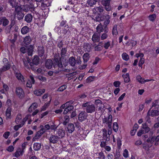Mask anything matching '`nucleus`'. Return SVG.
Here are the masks:
<instances>
[{
  "label": "nucleus",
  "mask_w": 159,
  "mask_h": 159,
  "mask_svg": "<svg viewBox=\"0 0 159 159\" xmlns=\"http://www.w3.org/2000/svg\"><path fill=\"white\" fill-rule=\"evenodd\" d=\"M136 80L138 82L141 84H144V79L140 75H138L136 77Z\"/></svg>",
  "instance_id": "a19ab883"
},
{
  "label": "nucleus",
  "mask_w": 159,
  "mask_h": 159,
  "mask_svg": "<svg viewBox=\"0 0 159 159\" xmlns=\"http://www.w3.org/2000/svg\"><path fill=\"white\" fill-rule=\"evenodd\" d=\"M123 155L124 157L127 158L129 157L128 151L126 149H125L123 152Z\"/></svg>",
  "instance_id": "8fccbe9b"
},
{
  "label": "nucleus",
  "mask_w": 159,
  "mask_h": 159,
  "mask_svg": "<svg viewBox=\"0 0 159 159\" xmlns=\"http://www.w3.org/2000/svg\"><path fill=\"white\" fill-rule=\"evenodd\" d=\"M3 65L2 67L0 69V72L2 73L3 72L5 71L10 69L11 67L10 64L6 58H4L3 60Z\"/></svg>",
  "instance_id": "20e7f679"
},
{
  "label": "nucleus",
  "mask_w": 159,
  "mask_h": 159,
  "mask_svg": "<svg viewBox=\"0 0 159 159\" xmlns=\"http://www.w3.org/2000/svg\"><path fill=\"white\" fill-rule=\"evenodd\" d=\"M66 87L67 86L66 85H63L59 88L57 91L60 92L63 91L66 88Z\"/></svg>",
  "instance_id": "49530a36"
},
{
  "label": "nucleus",
  "mask_w": 159,
  "mask_h": 159,
  "mask_svg": "<svg viewBox=\"0 0 159 159\" xmlns=\"http://www.w3.org/2000/svg\"><path fill=\"white\" fill-rule=\"evenodd\" d=\"M29 28L26 26H24L21 29V32L23 34H25L28 33Z\"/></svg>",
  "instance_id": "bb28decb"
},
{
  "label": "nucleus",
  "mask_w": 159,
  "mask_h": 159,
  "mask_svg": "<svg viewBox=\"0 0 159 159\" xmlns=\"http://www.w3.org/2000/svg\"><path fill=\"white\" fill-rule=\"evenodd\" d=\"M66 49L65 48H62L61 50V56L63 57L65 56V54L66 52Z\"/></svg>",
  "instance_id": "6e6d98bb"
},
{
  "label": "nucleus",
  "mask_w": 159,
  "mask_h": 159,
  "mask_svg": "<svg viewBox=\"0 0 159 159\" xmlns=\"http://www.w3.org/2000/svg\"><path fill=\"white\" fill-rule=\"evenodd\" d=\"M10 135V132L8 131L5 132L3 134V137L6 139H7L9 136Z\"/></svg>",
  "instance_id": "0e129e2a"
},
{
  "label": "nucleus",
  "mask_w": 159,
  "mask_h": 159,
  "mask_svg": "<svg viewBox=\"0 0 159 159\" xmlns=\"http://www.w3.org/2000/svg\"><path fill=\"white\" fill-rule=\"evenodd\" d=\"M88 116L87 113L84 111H81L78 115V120L80 122L85 120Z\"/></svg>",
  "instance_id": "1a4fd4ad"
},
{
  "label": "nucleus",
  "mask_w": 159,
  "mask_h": 159,
  "mask_svg": "<svg viewBox=\"0 0 159 159\" xmlns=\"http://www.w3.org/2000/svg\"><path fill=\"white\" fill-rule=\"evenodd\" d=\"M95 77L94 76H89L87 79L86 81L88 83L90 82L93 81Z\"/></svg>",
  "instance_id": "3c124183"
},
{
  "label": "nucleus",
  "mask_w": 159,
  "mask_h": 159,
  "mask_svg": "<svg viewBox=\"0 0 159 159\" xmlns=\"http://www.w3.org/2000/svg\"><path fill=\"white\" fill-rule=\"evenodd\" d=\"M16 95L20 98H22L24 96V92L23 89L20 87H18L16 88Z\"/></svg>",
  "instance_id": "9d476101"
},
{
  "label": "nucleus",
  "mask_w": 159,
  "mask_h": 159,
  "mask_svg": "<svg viewBox=\"0 0 159 159\" xmlns=\"http://www.w3.org/2000/svg\"><path fill=\"white\" fill-rule=\"evenodd\" d=\"M15 76L18 80H20L22 82H25L24 78L20 73H16Z\"/></svg>",
  "instance_id": "aec40b11"
},
{
  "label": "nucleus",
  "mask_w": 159,
  "mask_h": 159,
  "mask_svg": "<svg viewBox=\"0 0 159 159\" xmlns=\"http://www.w3.org/2000/svg\"><path fill=\"white\" fill-rule=\"evenodd\" d=\"M97 2L96 0H88L87 3L90 6L92 7L95 5Z\"/></svg>",
  "instance_id": "e433bc0d"
},
{
  "label": "nucleus",
  "mask_w": 159,
  "mask_h": 159,
  "mask_svg": "<svg viewBox=\"0 0 159 159\" xmlns=\"http://www.w3.org/2000/svg\"><path fill=\"white\" fill-rule=\"evenodd\" d=\"M39 62V57L37 56H34L32 60V62L30 63V65L31 67V68L33 70H35L36 69L34 67V65L37 66Z\"/></svg>",
  "instance_id": "423d86ee"
},
{
  "label": "nucleus",
  "mask_w": 159,
  "mask_h": 159,
  "mask_svg": "<svg viewBox=\"0 0 159 159\" xmlns=\"http://www.w3.org/2000/svg\"><path fill=\"white\" fill-rule=\"evenodd\" d=\"M99 156L98 158L99 159H105L106 157L102 152H101L98 153Z\"/></svg>",
  "instance_id": "58836bf2"
},
{
  "label": "nucleus",
  "mask_w": 159,
  "mask_h": 159,
  "mask_svg": "<svg viewBox=\"0 0 159 159\" xmlns=\"http://www.w3.org/2000/svg\"><path fill=\"white\" fill-rule=\"evenodd\" d=\"M38 79L42 82H45L46 80V78L44 77H43L41 75H39L38 77Z\"/></svg>",
  "instance_id": "864d4df0"
},
{
  "label": "nucleus",
  "mask_w": 159,
  "mask_h": 159,
  "mask_svg": "<svg viewBox=\"0 0 159 159\" xmlns=\"http://www.w3.org/2000/svg\"><path fill=\"white\" fill-rule=\"evenodd\" d=\"M82 107H85L86 112L88 113H92L96 111V108L95 105L93 104H90L89 102L83 103Z\"/></svg>",
  "instance_id": "f03ea898"
},
{
  "label": "nucleus",
  "mask_w": 159,
  "mask_h": 159,
  "mask_svg": "<svg viewBox=\"0 0 159 159\" xmlns=\"http://www.w3.org/2000/svg\"><path fill=\"white\" fill-rule=\"evenodd\" d=\"M150 115L152 116H157L159 115V111L156 110H152L151 112L150 115L148 116L147 117H149V116Z\"/></svg>",
  "instance_id": "b1692460"
},
{
  "label": "nucleus",
  "mask_w": 159,
  "mask_h": 159,
  "mask_svg": "<svg viewBox=\"0 0 159 159\" xmlns=\"http://www.w3.org/2000/svg\"><path fill=\"white\" fill-rule=\"evenodd\" d=\"M38 52L40 57H42L44 53V49L43 46L38 47Z\"/></svg>",
  "instance_id": "6ab92c4d"
},
{
  "label": "nucleus",
  "mask_w": 159,
  "mask_h": 159,
  "mask_svg": "<svg viewBox=\"0 0 159 159\" xmlns=\"http://www.w3.org/2000/svg\"><path fill=\"white\" fill-rule=\"evenodd\" d=\"M14 148L12 146H9L7 148V150L9 152H12L14 151Z\"/></svg>",
  "instance_id": "bf43d9fd"
},
{
  "label": "nucleus",
  "mask_w": 159,
  "mask_h": 159,
  "mask_svg": "<svg viewBox=\"0 0 159 159\" xmlns=\"http://www.w3.org/2000/svg\"><path fill=\"white\" fill-rule=\"evenodd\" d=\"M144 58H141L139 63V67H142L143 64L144 63Z\"/></svg>",
  "instance_id": "4d7b16f0"
},
{
  "label": "nucleus",
  "mask_w": 159,
  "mask_h": 159,
  "mask_svg": "<svg viewBox=\"0 0 159 159\" xmlns=\"http://www.w3.org/2000/svg\"><path fill=\"white\" fill-rule=\"evenodd\" d=\"M30 116V115L28 114L23 119L22 122L24 123H25V122L27 120H28Z\"/></svg>",
  "instance_id": "69168bd1"
},
{
  "label": "nucleus",
  "mask_w": 159,
  "mask_h": 159,
  "mask_svg": "<svg viewBox=\"0 0 159 159\" xmlns=\"http://www.w3.org/2000/svg\"><path fill=\"white\" fill-rule=\"evenodd\" d=\"M22 117L21 115H18L16 119V124H18L19 122V120L21 119Z\"/></svg>",
  "instance_id": "680f3d73"
},
{
  "label": "nucleus",
  "mask_w": 159,
  "mask_h": 159,
  "mask_svg": "<svg viewBox=\"0 0 159 159\" xmlns=\"http://www.w3.org/2000/svg\"><path fill=\"white\" fill-rule=\"evenodd\" d=\"M20 6V8H21V10L26 12L29 11L30 9H33V11L34 10V7H33L32 8H31V7H30L28 5H23L22 7L21 6Z\"/></svg>",
  "instance_id": "ddd939ff"
},
{
  "label": "nucleus",
  "mask_w": 159,
  "mask_h": 159,
  "mask_svg": "<svg viewBox=\"0 0 159 159\" xmlns=\"http://www.w3.org/2000/svg\"><path fill=\"white\" fill-rule=\"evenodd\" d=\"M57 126L55 124H53V125L50 126V129L51 130L55 131L57 129Z\"/></svg>",
  "instance_id": "774afa93"
},
{
  "label": "nucleus",
  "mask_w": 159,
  "mask_h": 159,
  "mask_svg": "<svg viewBox=\"0 0 159 159\" xmlns=\"http://www.w3.org/2000/svg\"><path fill=\"white\" fill-rule=\"evenodd\" d=\"M104 9L102 7H95L93 10V13L96 14L97 12H99L101 13L103 12Z\"/></svg>",
  "instance_id": "2eb2a0df"
},
{
  "label": "nucleus",
  "mask_w": 159,
  "mask_h": 159,
  "mask_svg": "<svg viewBox=\"0 0 159 159\" xmlns=\"http://www.w3.org/2000/svg\"><path fill=\"white\" fill-rule=\"evenodd\" d=\"M110 18V16L109 15H107L105 16V19L104 22V25L107 26L108 25L110 22L109 19Z\"/></svg>",
  "instance_id": "7c9ffc66"
},
{
  "label": "nucleus",
  "mask_w": 159,
  "mask_h": 159,
  "mask_svg": "<svg viewBox=\"0 0 159 159\" xmlns=\"http://www.w3.org/2000/svg\"><path fill=\"white\" fill-rule=\"evenodd\" d=\"M156 16L155 14L150 15L148 16L149 20L152 21H154L155 18H156Z\"/></svg>",
  "instance_id": "ea45409f"
},
{
  "label": "nucleus",
  "mask_w": 159,
  "mask_h": 159,
  "mask_svg": "<svg viewBox=\"0 0 159 159\" xmlns=\"http://www.w3.org/2000/svg\"><path fill=\"white\" fill-rule=\"evenodd\" d=\"M69 116H66L65 117V120L63 122V124L64 125H66L67 123L69 121V119L68 118Z\"/></svg>",
  "instance_id": "e2e57ef3"
},
{
  "label": "nucleus",
  "mask_w": 159,
  "mask_h": 159,
  "mask_svg": "<svg viewBox=\"0 0 159 159\" xmlns=\"http://www.w3.org/2000/svg\"><path fill=\"white\" fill-rule=\"evenodd\" d=\"M34 45H30L27 50V53L29 56H32L33 54Z\"/></svg>",
  "instance_id": "a878e982"
},
{
  "label": "nucleus",
  "mask_w": 159,
  "mask_h": 159,
  "mask_svg": "<svg viewBox=\"0 0 159 159\" xmlns=\"http://www.w3.org/2000/svg\"><path fill=\"white\" fill-rule=\"evenodd\" d=\"M33 16L30 14H27L25 17V20L27 22L30 23L32 21Z\"/></svg>",
  "instance_id": "f3484780"
},
{
  "label": "nucleus",
  "mask_w": 159,
  "mask_h": 159,
  "mask_svg": "<svg viewBox=\"0 0 159 159\" xmlns=\"http://www.w3.org/2000/svg\"><path fill=\"white\" fill-rule=\"evenodd\" d=\"M31 6V8L34 6V2L35 1L34 0H26Z\"/></svg>",
  "instance_id": "5fc2aeb1"
},
{
  "label": "nucleus",
  "mask_w": 159,
  "mask_h": 159,
  "mask_svg": "<svg viewBox=\"0 0 159 159\" xmlns=\"http://www.w3.org/2000/svg\"><path fill=\"white\" fill-rule=\"evenodd\" d=\"M121 155L120 152L116 151V153L114 154V159H120V158Z\"/></svg>",
  "instance_id": "c03bdc74"
},
{
  "label": "nucleus",
  "mask_w": 159,
  "mask_h": 159,
  "mask_svg": "<svg viewBox=\"0 0 159 159\" xmlns=\"http://www.w3.org/2000/svg\"><path fill=\"white\" fill-rule=\"evenodd\" d=\"M69 64L72 66H75L76 64V60L74 57H71L69 59Z\"/></svg>",
  "instance_id": "a211bd4d"
},
{
  "label": "nucleus",
  "mask_w": 159,
  "mask_h": 159,
  "mask_svg": "<svg viewBox=\"0 0 159 159\" xmlns=\"http://www.w3.org/2000/svg\"><path fill=\"white\" fill-rule=\"evenodd\" d=\"M112 118V116L110 114L109 115L108 117H105L102 120L103 123L108 124V126L109 128H111V127Z\"/></svg>",
  "instance_id": "6e6552de"
},
{
  "label": "nucleus",
  "mask_w": 159,
  "mask_h": 159,
  "mask_svg": "<svg viewBox=\"0 0 159 159\" xmlns=\"http://www.w3.org/2000/svg\"><path fill=\"white\" fill-rule=\"evenodd\" d=\"M67 131L69 133H72L75 130V127L72 123L69 124L67 127Z\"/></svg>",
  "instance_id": "4468645a"
},
{
  "label": "nucleus",
  "mask_w": 159,
  "mask_h": 159,
  "mask_svg": "<svg viewBox=\"0 0 159 159\" xmlns=\"http://www.w3.org/2000/svg\"><path fill=\"white\" fill-rule=\"evenodd\" d=\"M46 131V130L45 129L43 128V126H42V127L41 128L40 130L36 133L35 136L33 139V141H35L37 139H39L43 134Z\"/></svg>",
  "instance_id": "0eeeda50"
},
{
  "label": "nucleus",
  "mask_w": 159,
  "mask_h": 159,
  "mask_svg": "<svg viewBox=\"0 0 159 159\" xmlns=\"http://www.w3.org/2000/svg\"><path fill=\"white\" fill-rule=\"evenodd\" d=\"M100 60V59L98 57H96L94 62H93V65L97 64Z\"/></svg>",
  "instance_id": "338daca9"
},
{
  "label": "nucleus",
  "mask_w": 159,
  "mask_h": 159,
  "mask_svg": "<svg viewBox=\"0 0 159 159\" xmlns=\"http://www.w3.org/2000/svg\"><path fill=\"white\" fill-rule=\"evenodd\" d=\"M102 48V46H101V43H98V44L95 47V51H100L101 50Z\"/></svg>",
  "instance_id": "a18cd8bd"
},
{
  "label": "nucleus",
  "mask_w": 159,
  "mask_h": 159,
  "mask_svg": "<svg viewBox=\"0 0 159 159\" xmlns=\"http://www.w3.org/2000/svg\"><path fill=\"white\" fill-rule=\"evenodd\" d=\"M24 152V151L21 150V149L20 148H19L15 152L14 156L17 158L20 156L22 155Z\"/></svg>",
  "instance_id": "dca6fc26"
},
{
  "label": "nucleus",
  "mask_w": 159,
  "mask_h": 159,
  "mask_svg": "<svg viewBox=\"0 0 159 159\" xmlns=\"http://www.w3.org/2000/svg\"><path fill=\"white\" fill-rule=\"evenodd\" d=\"M113 129L116 132L117 131L118 129V125L117 122H115L113 123Z\"/></svg>",
  "instance_id": "79ce46f5"
},
{
  "label": "nucleus",
  "mask_w": 159,
  "mask_h": 159,
  "mask_svg": "<svg viewBox=\"0 0 159 159\" xmlns=\"http://www.w3.org/2000/svg\"><path fill=\"white\" fill-rule=\"evenodd\" d=\"M143 130L145 133L148 132L150 130L149 127H148L146 123L142 124Z\"/></svg>",
  "instance_id": "5701e85b"
},
{
  "label": "nucleus",
  "mask_w": 159,
  "mask_h": 159,
  "mask_svg": "<svg viewBox=\"0 0 159 159\" xmlns=\"http://www.w3.org/2000/svg\"><path fill=\"white\" fill-rule=\"evenodd\" d=\"M97 31L98 33H100L103 31V26L101 24L98 25L96 27Z\"/></svg>",
  "instance_id": "72a5a7b5"
},
{
  "label": "nucleus",
  "mask_w": 159,
  "mask_h": 159,
  "mask_svg": "<svg viewBox=\"0 0 159 159\" xmlns=\"http://www.w3.org/2000/svg\"><path fill=\"white\" fill-rule=\"evenodd\" d=\"M110 0H103L102 1V3L104 6L106 5H109Z\"/></svg>",
  "instance_id": "de8ad7c7"
},
{
  "label": "nucleus",
  "mask_w": 159,
  "mask_h": 159,
  "mask_svg": "<svg viewBox=\"0 0 159 159\" xmlns=\"http://www.w3.org/2000/svg\"><path fill=\"white\" fill-rule=\"evenodd\" d=\"M50 101L47 103H46L41 108V111H44L46 110L47 108L49 106Z\"/></svg>",
  "instance_id": "c9c22d12"
},
{
  "label": "nucleus",
  "mask_w": 159,
  "mask_h": 159,
  "mask_svg": "<svg viewBox=\"0 0 159 159\" xmlns=\"http://www.w3.org/2000/svg\"><path fill=\"white\" fill-rule=\"evenodd\" d=\"M8 2L12 7H16L18 2L16 0H8Z\"/></svg>",
  "instance_id": "c756f323"
},
{
  "label": "nucleus",
  "mask_w": 159,
  "mask_h": 159,
  "mask_svg": "<svg viewBox=\"0 0 159 159\" xmlns=\"http://www.w3.org/2000/svg\"><path fill=\"white\" fill-rule=\"evenodd\" d=\"M100 35L97 34H94L93 36L92 40H98L100 39Z\"/></svg>",
  "instance_id": "09e8293b"
},
{
  "label": "nucleus",
  "mask_w": 159,
  "mask_h": 159,
  "mask_svg": "<svg viewBox=\"0 0 159 159\" xmlns=\"http://www.w3.org/2000/svg\"><path fill=\"white\" fill-rule=\"evenodd\" d=\"M41 144L40 143H35L34 144L33 148L34 151H38L41 148Z\"/></svg>",
  "instance_id": "4be33fe9"
},
{
  "label": "nucleus",
  "mask_w": 159,
  "mask_h": 159,
  "mask_svg": "<svg viewBox=\"0 0 159 159\" xmlns=\"http://www.w3.org/2000/svg\"><path fill=\"white\" fill-rule=\"evenodd\" d=\"M59 138L60 137L51 134L49 139L50 142L53 144L56 143L58 141Z\"/></svg>",
  "instance_id": "9b49d317"
},
{
  "label": "nucleus",
  "mask_w": 159,
  "mask_h": 159,
  "mask_svg": "<svg viewBox=\"0 0 159 159\" xmlns=\"http://www.w3.org/2000/svg\"><path fill=\"white\" fill-rule=\"evenodd\" d=\"M69 26L67 25H65L63 30V32L65 34H67L68 32L69 33L70 32V31H69Z\"/></svg>",
  "instance_id": "37998d69"
},
{
  "label": "nucleus",
  "mask_w": 159,
  "mask_h": 159,
  "mask_svg": "<svg viewBox=\"0 0 159 159\" xmlns=\"http://www.w3.org/2000/svg\"><path fill=\"white\" fill-rule=\"evenodd\" d=\"M45 92V89H43L36 90L34 91V93L37 96L41 95L42 93H44Z\"/></svg>",
  "instance_id": "412c9836"
},
{
  "label": "nucleus",
  "mask_w": 159,
  "mask_h": 159,
  "mask_svg": "<svg viewBox=\"0 0 159 159\" xmlns=\"http://www.w3.org/2000/svg\"><path fill=\"white\" fill-rule=\"evenodd\" d=\"M11 108L10 107H8L6 112V117L10 118L11 115Z\"/></svg>",
  "instance_id": "473e14b6"
},
{
  "label": "nucleus",
  "mask_w": 159,
  "mask_h": 159,
  "mask_svg": "<svg viewBox=\"0 0 159 159\" xmlns=\"http://www.w3.org/2000/svg\"><path fill=\"white\" fill-rule=\"evenodd\" d=\"M2 23L3 26H6L9 23V20L4 17H2Z\"/></svg>",
  "instance_id": "2f4dec72"
},
{
  "label": "nucleus",
  "mask_w": 159,
  "mask_h": 159,
  "mask_svg": "<svg viewBox=\"0 0 159 159\" xmlns=\"http://www.w3.org/2000/svg\"><path fill=\"white\" fill-rule=\"evenodd\" d=\"M117 145L119 148H120L122 145L121 141L120 138H118L117 139Z\"/></svg>",
  "instance_id": "052dcab7"
},
{
  "label": "nucleus",
  "mask_w": 159,
  "mask_h": 159,
  "mask_svg": "<svg viewBox=\"0 0 159 159\" xmlns=\"http://www.w3.org/2000/svg\"><path fill=\"white\" fill-rule=\"evenodd\" d=\"M69 102H66V103L62 105L61 108V109H64L63 114H66L68 112L71 111L74 108V107L72 105H69Z\"/></svg>",
  "instance_id": "39448f33"
},
{
  "label": "nucleus",
  "mask_w": 159,
  "mask_h": 159,
  "mask_svg": "<svg viewBox=\"0 0 159 159\" xmlns=\"http://www.w3.org/2000/svg\"><path fill=\"white\" fill-rule=\"evenodd\" d=\"M20 6H17L15 8V10L14 12L15 17L17 18L18 20L22 19L24 16V14L22 12Z\"/></svg>",
  "instance_id": "7ed1b4c3"
},
{
  "label": "nucleus",
  "mask_w": 159,
  "mask_h": 159,
  "mask_svg": "<svg viewBox=\"0 0 159 159\" xmlns=\"http://www.w3.org/2000/svg\"><path fill=\"white\" fill-rule=\"evenodd\" d=\"M122 57L123 59L125 61H128L129 59V55L126 53H123L122 55Z\"/></svg>",
  "instance_id": "4c0bfd02"
},
{
  "label": "nucleus",
  "mask_w": 159,
  "mask_h": 159,
  "mask_svg": "<svg viewBox=\"0 0 159 159\" xmlns=\"http://www.w3.org/2000/svg\"><path fill=\"white\" fill-rule=\"evenodd\" d=\"M120 84V82L119 81H115L113 83V85L116 87H119Z\"/></svg>",
  "instance_id": "13d9d810"
},
{
  "label": "nucleus",
  "mask_w": 159,
  "mask_h": 159,
  "mask_svg": "<svg viewBox=\"0 0 159 159\" xmlns=\"http://www.w3.org/2000/svg\"><path fill=\"white\" fill-rule=\"evenodd\" d=\"M124 80V82L125 83H128L130 81V78L129 77V75L128 73H126V74H123L122 75Z\"/></svg>",
  "instance_id": "c85d7f7f"
},
{
  "label": "nucleus",
  "mask_w": 159,
  "mask_h": 159,
  "mask_svg": "<svg viewBox=\"0 0 159 159\" xmlns=\"http://www.w3.org/2000/svg\"><path fill=\"white\" fill-rule=\"evenodd\" d=\"M45 64L46 67L48 69H51L52 65L55 68L58 67V70H56L54 71V73L55 74H58L61 71H65V69L63 67L61 59L59 56H54L53 63L51 60L48 59L46 61Z\"/></svg>",
  "instance_id": "f257e3e1"
},
{
  "label": "nucleus",
  "mask_w": 159,
  "mask_h": 159,
  "mask_svg": "<svg viewBox=\"0 0 159 159\" xmlns=\"http://www.w3.org/2000/svg\"><path fill=\"white\" fill-rule=\"evenodd\" d=\"M57 134L61 138L64 137L65 135V133L63 130L61 129H59L57 130Z\"/></svg>",
  "instance_id": "393cba45"
},
{
  "label": "nucleus",
  "mask_w": 159,
  "mask_h": 159,
  "mask_svg": "<svg viewBox=\"0 0 159 159\" xmlns=\"http://www.w3.org/2000/svg\"><path fill=\"white\" fill-rule=\"evenodd\" d=\"M30 79L28 80L26 83V86L29 88H31L32 87V84H34L35 83V80L34 77L32 76H30Z\"/></svg>",
  "instance_id": "f8f14e48"
},
{
  "label": "nucleus",
  "mask_w": 159,
  "mask_h": 159,
  "mask_svg": "<svg viewBox=\"0 0 159 159\" xmlns=\"http://www.w3.org/2000/svg\"><path fill=\"white\" fill-rule=\"evenodd\" d=\"M83 58L84 60V63H85L87 62L89 59V54L88 53H84L83 56Z\"/></svg>",
  "instance_id": "cd10ccee"
},
{
  "label": "nucleus",
  "mask_w": 159,
  "mask_h": 159,
  "mask_svg": "<svg viewBox=\"0 0 159 159\" xmlns=\"http://www.w3.org/2000/svg\"><path fill=\"white\" fill-rule=\"evenodd\" d=\"M22 60L23 61V62L24 63V65L27 68V69H29V65L28 64L29 63L25 59V58H23L22 59Z\"/></svg>",
  "instance_id": "603ef678"
},
{
  "label": "nucleus",
  "mask_w": 159,
  "mask_h": 159,
  "mask_svg": "<svg viewBox=\"0 0 159 159\" xmlns=\"http://www.w3.org/2000/svg\"><path fill=\"white\" fill-rule=\"evenodd\" d=\"M117 25L116 24H115L113 26L112 29V34L113 35L116 36L118 34V32L117 31Z\"/></svg>",
  "instance_id": "f704fd0d"
}]
</instances>
